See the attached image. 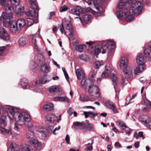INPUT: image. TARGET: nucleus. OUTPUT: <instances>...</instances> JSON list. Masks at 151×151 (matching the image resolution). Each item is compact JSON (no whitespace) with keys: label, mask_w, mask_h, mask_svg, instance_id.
Masks as SVG:
<instances>
[{"label":"nucleus","mask_w":151,"mask_h":151,"mask_svg":"<svg viewBox=\"0 0 151 151\" xmlns=\"http://www.w3.org/2000/svg\"><path fill=\"white\" fill-rule=\"evenodd\" d=\"M6 109L8 117L10 120L16 121L18 125H24L31 120L29 114L27 112L20 113L18 108L11 106L7 107Z\"/></svg>","instance_id":"obj_1"},{"label":"nucleus","mask_w":151,"mask_h":151,"mask_svg":"<svg viewBox=\"0 0 151 151\" xmlns=\"http://www.w3.org/2000/svg\"><path fill=\"white\" fill-rule=\"evenodd\" d=\"M1 4L5 9V12H2L0 17L1 20H3L4 25L8 26L9 22L12 19V14L14 12V9L9 5L11 3L10 0H0Z\"/></svg>","instance_id":"obj_2"},{"label":"nucleus","mask_w":151,"mask_h":151,"mask_svg":"<svg viewBox=\"0 0 151 151\" xmlns=\"http://www.w3.org/2000/svg\"><path fill=\"white\" fill-rule=\"evenodd\" d=\"M127 59L125 57L122 58L120 62V67L123 72L121 76V83L122 85L127 84V79L129 78L131 76V70L127 66Z\"/></svg>","instance_id":"obj_3"},{"label":"nucleus","mask_w":151,"mask_h":151,"mask_svg":"<svg viewBox=\"0 0 151 151\" xmlns=\"http://www.w3.org/2000/svg\"><path fill=\"white\" fill-rule=\"evenodd\" d=\"M110 72L113 84L114 86V88L115 89L116 86L117 82V77L115 71L114 70L111 69L110 64L108 63H107L105 65V70L102 74V77L104 78L108 77L109 76V73Z\"/></svg>","instance_id":"obj_4"},{"label":"nucleus","mask_w":151,"mask_h":151,"mask_svg":"<svg viewBox=\"0 0 151 151\" xmlns=\"http://www.w3.org/2000/svg\"><path fill=\"white\" fill-rule=\"evenodd\" d=\"M58 28H60V30L62 34L64 33L65 35H66L67 32H69L68 38L70 42L74 40L75 37L73 35V28L69 22H67L66 23V26H65V29L66 31V32L64 31V27L62 23L61 25L59 26Z\"/></svg>","instance_id":"obj_5"},{"label":"nucleus","mask_w":151,"mask_h":151,"mask_svg":"<svg viewBox=\"0 0 151 151\" xmlns=\"http://www.w3.org/2000/svg\"><path fill=\"white\" fill-rule=\"evenodd\" d=\"M131 13L129 9H124L123 10L118 11L116 14L117 18L120 20L125 19L127 21L131 22L134 19L133 16L130 14Z\"/></svg>","instance_id":"obj_6"},{"label":"nucleus","mask_w":151,"mask_h":151,"mask_svg":"<svg viewBox=\"0 0 151 151\" xmlns=\"http://www.w3.org/2000/svg\"><path fill=\"white\" fill-rule=\"evenodd\" d=\"M36 0H30L32 7L29 8V12H25V14L27 16L35 18L38 17V14L37 11L39 10L38 5L36 2Z\"/></svg>","instance_id":"obj_7"},{"label":"nucleus","mask_w":151,"mask_h":151,"mask_svg":"<svg viewBox=\"0 0 151 151\" xmlns=\"http://www.w3.org/2000/svg\"><path fill=\"white\" fill-rule=\"evenodd\" d=\"M142 7L141 3L138 1L133 3L131 5L129 11L132 14H138L142 11Z\"/></svg>","instance_id":"obj_8"},{"label":"nucleus","mask_w":151,"mask_h":151,"mask_svg":"<svg viewBox=\"0 0 151 151\" xmlns=\"http://www.w3.org/2000/svg\"><path fill=\"white\" fill-rule=\"evenodd\" d=\"M95 81H92L91 82V85L89 87L88 92L90 94L93 93L92 96L97 98L99 96V93L98 87L95 85Z\"/></svg>","instance_id":"obj_9"},{"label":"nucleus","mask_w":151,"mask_h":151,"mask_svg":"<svg viewBox=\"0 0 151 151\" xmlns=\"http://www.w3.org/2000/svg\"><path fill=\"white\" fill-rule=\"evenodd\" d=\"M35 129L36 131L40 132L42 137H46L47 134V131L49 133L52 132L53 127L52 126H50L47 130L41 126H39L36 127Z\"/></svg>","instance_id":"obj_10"},{"label":"nucleus","mask_w":151,"mask_h":151,"mask_svg":"<svg viewBox=\"0 0 151 151\" xmlns=\"http://www.w3.org/2000/svg\"><path fill=\"white\" fill-rule=\"evenodd\" d=\"M85 11V9L81 8L80 6H77L75 9H71V12L72 14L79 17H76L75 19L78 18L81 22H82V19L80 17V16L81 14L84 13Z\"/></svg>","instance_id":"obj_11"},{"label":"nucleus","mask_w":151,"mask_h":151,"mask_svg":"<svg viewBox=\"0 0 151 151\" xmlns=\"http://www.w3.org/2000/svg\"><path fill=\"white\" fill-rule=\"evenodd\" d=\"M0 40L8 42L9 38L7 32L2 27H0Z\"/></svg>","instance_id":"obj_12"},{"label":"nucleus","mask_w":151,"mask_h":151,"mask_svg":"<svg viewBox=\"0 0 151 151\" xmlns=\"http://www.w3.org/2000/svg\"><path fill=\"white\" fill-rule=\"evenodd\" d=\"M141 122L148 128H151V119L146 116L141 117L140 119Z\"/></svg>","instance_id":"obj_13"},{"label":"nucleus","mask_w":151,"mask_h":151,"mask_svg":"<svg viewBox=\"0 0 151 151\" xmlns=\"http://www.w3.org/2000/svg\"><path fill=\"white\" fill-rule=\"evenodd\" d=\"M40 38V36L39 34H36L33 35L32 40V42L34 45L35 49L39 52H40L41 50L37 45V43L38 42V40Z\"/></svg>","instance_id":"obj_14"},{"label":"nucleus","mask_w":151,"mask_h":151,"mask_svg":"<svg viewBox=\"0 0 151 151\" xmlns=\"http://www.w3.org/2000/svg\"><path fill=\"white\" fill-rule=\"evenodd\" d=\"M61 115L59 116V119L56 116L52 114H48L46 116V118L47 121L50 122H58L61 120Z\"/></svg>","instance_id":"obj_15"},{"label":"nucleus","mask_w":151,"mask_h":151,"mask_svg":"<svg viewBox=\"0 0 151 151\" xmlns=\"http://www.w3.org/2000/svg\"><path fill=\"white\" fill-rule=\"evenodd\" d=\"M13 17H12V19L10 22L8 26H6L4 25V23L3 20H1L3 22L4 25L6 27H8L9 26L10 27V31L13 33H15L17 31L18 28L15 22H12Z\"/></svg>","instance_id":"obj_16"},{"label":"nucleus","mask_w":151,"mask_h":151,"mask_svg":"<svg viewBox=\"0 0 151 151\" xmlns=\"http://www.w3.org/2000/svg\"><path fill=\"white\" fill-rule=\"evenodd\" d=\"M12 7L14 8V11L15 10L16 14L18 15H20L24 11V7L19 3L18 5H12Z\"/></svg>","instance_id":"obj_17"},{"label":"nucleus","mask_w":151,"mask_h":151,"mask_svg":"<svg viewBox=\"0 0 151 151\" xmlns=\"http://www.w3.org/2000/svg\"><path fill=\"white\" fill-rule=\"evenodd\" d=\"M28 139L30 143L35 148H38L41 146L40 142L37 139L31 137H29Z\"/></svg>","instance_id":"obj_18"},{"label":"nucleus","mask_w":151,"mask_h":151,"mask_svg":"<svg viewBox=\"0 0 151 151\" xmlns=\"http://www.w3.org/2000/svg\"><path fill=\"white\" fill-rule=\"evenodd\" d=\"M36 63L39 65H41L45 63L44 57L42 54L39 53L35 56Z\"/></svg>","instance_id":"obj_19"},{"label":"nucleus","mask_w":151,"mask_h":151,"mask_svg":"<svg viewBox=\"0 0 151 151\" xmlns=\"http://www.w3.org/2000/svg\"><path fill=\"white\" fill-rule=\"evenodd\" d=\"M136 0H121L118 3V8L120 9L119 10H123L124 9H122L124 7V5L127 3H131L134 1H136Z\"/></svg>","instance_id":"obj_20"},{"label":"nucleus","mask_w":151,"mask_h":151,"mask_svg":"<svg viewBox=\"0 0 151 151\" xmlns=\"http://www.w3.org/2000/svg\"><path fill=\"white\" fill-rule=\"evenodd\" d=\"M116 125L120 129L122 130H126L128 127L126 126V124L123 122L118 120L116 122Z\"/></svg>","instance_id":"obj_21"},{"label":"nucleus","mask_w":151,"mask_h":151,"mask_svg":"<svg viewBox=\"0 0 151 151\" xmlns=\"http://www.w3.org/2000/svg\"><path fill=\"white\" fill-rule=\"evenodd\" d=\"M93 2L94 5L95 6L96 10L99 13H101L103 11L102 8L100 6L99 4V0H92Z\"/></svg>","instance_id":"obj_22"},{"label":"nucleus","mask_w":151,"mask_h":151,"mask_svg":"<svg viewBox=\"0 0 151 151\" xmlns=\"http://www.w3.org/2000/svg\"><path fill=\"white\" fill-rule=\"evenodd\" d=\"M73 125L75 129H81L84 128L85 123L83 122H76L73 123Z\"/></svg>","instance_id":"obj_23"},{"label":"nucleus","mask_w":151,"mask_h":151,"mask_svg":"<svg viewBox=\"0 0 151 151\" xmlns=\"http://www.w3.org/2000/svg\"><path fill=\"white\" fill-rule=\"evenodd\" d=\"M7 151H19V149L15 142H11Z\"/></svg>","instance_id":"obj_24"},{"label":"nucleus","mask_w":151,"mask_h":151,"mask_svg":"<svg viewBox=\"0 0 151 151\" xmlns=\"http://www.w3.org/2000/svg\"><path fill=\"white\" fill-rule=\"evenodd\" d=\"M50 80L49 76L44 75L41 77L40 79V82L41 84H45L49 82Z\"/></svg>","instance_id":"obj_25"},{"label":"nucleus","mask_w":151,"mask_h":151,"mask_svg":"<svg viewBox=\"0 0 151 151\" xmlns=\"http://www.w3.org/2000/svg\"><path fill=\"white\" fill-rule=\"evenodd\" d=\"M136 62L138 65H143L144 58L142 54H139L137 56Z\"/></svg>","instance_id":"obj_26"},{"label":"nucleus","mask_w":151,"mask_h":151,"mask_svg":"<svg viewBox=\"0 0 151 151\" xmlns=\"http://www.w3.org/2000/svg\"><path fill=\"white\" fill-rule=\"evenodd\" d=\"M41 70L42 72L47 73L50 71L49 66L46 63H45L41 65Z\"/></svg>","instance_id":"obj_27"},{"label":"nucleus","mask_w":151,"mask_h":151,"mask_svg":"<svg viewBox=\"0 0 151 151\" xmlns=\"http://www.w3.org/2000/svg\"><path fill=\"white\" fill-rule=\"evenodd\" d=\"M20 85L24 89H27L29 87L28 81L27 79L24 78L20 81Z\"/></svg>","instance_id":"obj_28"},{"label":"nucleus","mask_w":151,"mask_h":151,"mask_svg":"<svg viewBox=\"0 0 151 151\" xmlns=\"http://www.w3.org/2000/svg\"><path fill=\"white\" fill-rule=\"evenodd\" d=\"M76 73L78 79L79 80H81L82 78H85L84 74L79 69L76 70Z\"/></svg>","instance_id":"obj_29"},{"label":"nucleus","mask_w":151,"mask_h":151,"mask_svg":"<svg viewBox=\"0 0 151 151\" xmlns=\"http://www.w3.org/2000/svg\"><path fill=\"white\" fill-rule=\"evenodd\" d=\"M16 23L17 26H19V27L20 29L25 26L26 22L24 19H19L17 22H16Z\"/></svg>","instance_id":"obj_30"},{"label":"nucleus","mask_w":151,"mask_h":151,"mask_svg":"<svg viewBox=\"0 0 151 151\" xmlns=\"http://www.w3.org/2000/svg\"><path fill=\"white\" fill-rule=\"evenodd\" d=\"M138 65V67L136 68L134 70V73L136 75L138 73L143 72L144 70L143 65Z\"/></svg>","instance_id":"obj_31"},{"label":"nucleus","mask_w":151,"mask_h":151,"mask_svg":"<svg viewBox=\"0 0 151 151\" xmlns=\"http://www.w3.org/2000/svg\"><path fill=\"white\" fill-rule=\"evenodd\" d=\"M86 49V46L85 44H81L77 45L76 47V51L82 52Z\"/></svg>","instance_id":"obj_32"},{"label":"nucleus","mask_w":151,"mask_h":151,"mask_svg":"<svg viewBox=\"0 0 151 151\" xmlns=\"http://www.w3.org/2000/svg\"><path fill=\"white\" fill-rule=\"evenodd\" d=\"M18 43L20 45L22 46H24L27 43L26 39L24 37L20 38L18 41Z\"/></svg>","instance_id":"obj_33"},{"label":"nucleus","mask_w":151,"mask_h":151,"mask_svg":"<svg viewBox=\"0 0 151 151\" xmlns=\"http://www.w3.org/2000/svg\"><path fill=\"white\" fill-rule=\"evenodd\" d=\"M59 87L58 86H54L50 87L49 91L50 93L57 92L59 91Z\"/></svg>","instance_id":"obj_34"},{"label":"nucleus","mask_w":151,"mask_h":151,"mask_svg":"<svg viewBox=\"0 0 151 151\" xmlns=\"http://www.w3.org/2000/svg\"><path fill=\"white\" fill-rule=\"evenodd\" d=\"M144 54L146 58H150L151 56V47L146 48L145 50Z\"/></svg>","instance_id":"obj_35"},{"label":"nucleus","mask_w":151,"mask_h":151,"mask_svg":"<svg viewBox=\"0 0 151 151\" xmlns=\"http://www.w3.org/2000/svg\"><path fill=\"white\" fill-rule=\"evenodd\" d=\"M53 107V105L51 103H48L45 105L43 109L46 111L50 110Z\"/></svg>","instance_id":"obj_36"},{"label":"nucleus","mask_w":151,"mask_h":151,"mask_svg":"<svg viewBox=\"0 0 151 151\" xmlns=\"http://www.w3.org/2000/svg\"><path fill=\"white\" fill-rule=\"evenodd\" d=\"M26 21V25L28 27L32 25L34 23H37V22H35L32 19L30 18H27Z\"/></svg>","instance_id":"obj_37"},{"label":"nucleus","mask_w":151,"mask_h":151,"mask_svg":"<svg viewBox=\"0 0 151 151\" xmlns=\"http://www.w3.org/2000/svg\"><path fill=\"white\" fill-rule=\"evenodd\" d=\"M6 116H5L3 115L1 116L0 119V123L5 126H6L7 125V122L6 120Z\"/></svg>","instance_id":"obj_38"},{"label":"nucleus","mask_w":151,"mask_h":151,"mask_svg":"<svg viewBox=\"0 0 151 151\" xmlns=\"http://www.w3.org/2000/svg\"><path fill=\"white\" fill-rule=\"evenodd\" d=\"M31 147L28 145L24 144L22 146V151H31Z\"/></svg>","instance_id":"obj_39"},{"label":"nucleus","mask_w":151,"mask_h":151,"mask_svg":"<svg viewBox=\"0 0 151 151\" xmlns=\"http://www.w3.org/2000/svg\"><path fill=\"white\" fill-rule=\"evenodd\" d=\"M101 48L99 45H97L95 47L94 50V55L96 56V58L97 57V56L101 51Z\"/></svg>","instance_id":"obj_40"},{"label":"nucleus","mask_w":151,"mask_h":151,"mask_svg":"<svg viewBox=\"0 0 151 151\" xmlns=\"http://www.w3.org/2000/svg\"><path fill=\"white\" fill-rule=\"evenodd\" d=\"M103 62L102 61L96 60L94 64V67L96 69H98L99 67L103 65Z\"/></svg>","instance_id":"obj_41"},{"label":"nucleus","mask_w":151,"mask_h":151,"mask_svg":"<svg viewBox=\"0 0 151 151\" xmlns=\"http://www.w3.org/2000/svg\"><path fill=\"white\" fill-rule=\"evenodd\" d=\"M115 43L114 41L110 40L107 43V45L108 46V48H109V49H111L113 48L114 47Z\"/></svg>","instance_id":"obj_42"},{"label":"nucleus","mask_w":151,"mask_h":151,"mask_svg":"<svg viewBox=\"0 0 151 151\" xmlns=\"http://www.w3.org/2000/svg\"><path fill=\"white\" fill-rule=\"evenodd\" d=\"M80 58L85 61H87L89 60V58L86 55L82 54L79 56Z\"/></svg>","instance_id":"obj_43"},{"label":"nucleus","mask_w":151,"mask_h":151,"mask_svg":"<svg viewBox=\"0 0 151 151\" xmlns=\"http://www.w3.org/2000/svg\"><path fill=\"white\" fill-rule=\"evenodd\" d=\"M80 97L81 100L82 102H85L89 101V97L87 96L83 95H81Z\"/></svg>","instance_id":"obj_44"},{"label":"nucleus","mask_w":151,"mask_h":151,"mask_svg":"<svg viewBox=\"0 0 151 151\" xmlns=\"http://www.w3.org/2000/svg\"><path fill=\"white\" fill-rule=\"evenodd\" d=\"M61 102H65L66 103H69L70 102V99L66 96H60Z\"/></svg>","instance_id":"obj_45"},{"label":"nucleus","mask_w":151,"mask_h":151,"mask_svg":"<svg viewBox=\"0 0 151 151\" xmlns=\"http://www.w3.org/2000/svg\"><path fill=\"white\" fill-rule=\"evenodd\" d=\"M81 80V83L82 87L83 88H87L88 86V85L86 81L85 78H82Z\"/></svg>","instance_id":"obj_46"},{"label":"nucleus","mask_w":151,"mask_h":151,"mask_svg":"<svg viewBox=\"0 0 151 151\" xmlns=\"http://www.w3.org/2000/svg\"><path fill=\"white\" fill-rule=\"evenodd\" d=\"M91 16L90 15L86 14L83 16V19L85 23H87L88 21L91 18Z\"/></svg>","instance_id":"obj_47"},{"label":"nucleus","mask_w":151,"mask_h":151,"mask_svg":"<svg viewBox=\"0 0 151 151\" xmlns=\"http://www.w3.org/2000/svg\"><path fill=\"white\" fill-rule=\"evenodd\" d=\"M105 104L107 107L109 109L114 106L113 103L109 101H106L105 103Z\"/></svg>","instance_id":"obj_48"},{"label":"nucleus","mask_w":151,"mask_h":151,"mask_svg":"<svg viewBox=\"0 0 151 151\" xmlns=\"http://www.w3.org/2000/svg\"><path fill=\"white\" fill-rule=\"evenodd\" d=\"M103 50L102 51V53L104 54L105 53L107 52L108 54L109 53L111 52V50L109 49V48H108V47H107L106 46H104L103 48Z\"/></svg>","instance_id":"obj_49"},{"label":"nucleus","mask_w":151,"mask_h":151,"mask_svg":"<svg viewBox=\"0 0 151 151\" xmlns=\"http://www.w3.org/2000/svg\"><path fill=\"white\" fill-rule=\"evenodd\" d=\"M37 66V63H35L34 61H32L30 63L29 68L31 70H32L35 68Z\"/></svg>","instance_id":"obj_50"},{"label":"nucleus","mask_w":151,"mask_h":151,"mask_svg":"<svg viewBox=\"0 0 151 151\" xmlns=\"http://www.w3.org/2000/svg\"><path fill=\"white\" fill-rule=\"evenodd\" d=\"M86 129L87 130L91 131L93 129V125L90 123H88L85 126Z\"/></svg>","instance_id":"obj_51"},{"label":"nucleus","mask_w":151,"mask_h":151,"mask_svg":"<svg viewBox=\"0 0 151 151\" xmlns=\"http://www.w3.org/2000/svg\"><path fill=\"white\" fill-rule=\"evenodd\" d=\"M144 104L145 105L149 107L151 109V102L149 101L147 99H145L144 100Z\"/></svg>","instance_id":"obj_52"},{"label":"nucleus","mask_w":151,"mask_h":151,"mask_svg":"<svg viewBox=\"0 0 151 151\" xmlns=\"http://www.w3.org/2000/svg\"><path fill=\"white\" fill-rule=\"evenodd\" d=\"M6 133L9 135H11L12 134V130L10 129H6L4 128V134Z\"/></svg>","instance_id":"obj_53"},{"label":"nucleus","mask_w":151,"mask_h":151,"mask_svg":"<svg viewBox=\"0 0 151 151\" xmlns=\"http://www.w3.org/2000/svg\"><path fill=\"white\" fill-rule=\"evenodd\" d=\"M6 47L3 46L0 47V55H1L6 50Z\"/></svg>","instance_id":"obj_54"},{"label":"nucleus","mask_w":151,"mask_h":151,"mask_svg":"<svg viewBox=\"0 0 151 151\" xmlns=\"http://www.w3.org/2000/svg\"><path fill=\"white\" fill-rule=\"evenodd\" d=\"M10 1L12 5H18L20 0H11Z\"/></svg>","instance_id":"obj_55"},{"label":"nucleus","mask_w":151,"mask_h":151,"mask_svg":"<svg viewBox=\"0 0 151 151\" xmlns=\"http://www.w3.org/2000/svg\"><path fill=\"white\" fill-rule=\"evenodd\" d=\"M68 9V8L65 5H64L60 7V12H65Z\"/></svg>","instance_id":"obj_56"},{"label":"nucleus","mask_w":151,"mask_h":151,"mask_svg":"<svg viewBox=\"0 0 151 151\" xmlns=\"http://www.w3.org/2000/svg\"><path fill=\"white\" fill-rule=\"evenodd\" d=\"M110 109L111 110L112 112L114 114H116L118 112V111L114 105Z\"/></svg>","instance_id":"obj_57"},{"label":"nucleus","mask_w":151,"mask_h":151,"mask_svg":"<svg viewBox=\"0 0 151 151\" xmlns=\"http://www.w3.org/2000/svg\"><path fill=\"white\" fill-rule=\"evenodd\" d=\"M27 127L29 130L30 132H31L32 131V132H33V131H31V129H33V125L32 123H29L27 126Z\"/></svg>","instance_id":"obj_58"},{"label":"nucleus","mask_w":151,"mask_h":151,"mask_svg":"<svg viewBox=\"0 0 151 151\" xmlns=\"http://www.w3.org/2000/svg\"><path fill=\"white\" fill-rule=\"evenodd\" d=\"M36 93H39L42 92L43 89L41 88H38L33 90Z\"/></svg>","instance_id":"obj_59"},{"label":"nucleus","mask_w":151,"mask_h":151,"mask_svg":"<svg viewBox=\"0 0 151 151\" xmlns=\"http://www.w3.org/2000/svg\"><path fill=\"white\" fill-rule=\"evenodd\" d=\"M73 111L74 110L73 109L71 108H70L68 110V112L69 115H71L73 114Z\"/></svg>","instance_id":"obj_60"},{"label":"nucleus","mask_w":151,"mask_h":151,"mask_svg":"<svg viewBox=\"0 0 151 151\" xmlns=\"http://www.w3.org/2000/svg\"><path fill=\"white\" fill-rule=\"evenodd\" d=\"M91 13H92L93 14L95 15V16H96L98 13L100 14L101 15H102L103 14V11L102 12H101V13H99L98 12H95L93 10H91Z\"/></svg>","instance_id":"obj_61"},{"label":"nucleus","mask_w":151,"mask_h":151,"mask_svg":"<svg viewBox=\"0 0 151 151\" xmlns=\"http://www.w3.org/2000/svg\"><path fill=\"white\" fill-rule=\"evenodd\" d=\"M53 101H55L61 102L60 96H57L53 98Z\"/></svg>","instance_id":"obj_62"},{"label":"nucleus","mask_w":151,"mask_h":151,"mask_svg":"<svg viewBox=\"0 0 151 151\" xmlns=\"http://www.w3.org/2000/svg\"><path fill=\"white\" fill-rule=\"evenodd\" d=\"M111 127L112 128V129L115 132H116L117 131V130L114 124L113 123H111Z\"/></svg>","instance_id":"obj_63"},{"label":"nucleus","mask_w":151,"mask_h":151,"mask_svg":"<svg viewBox=\"0 0 151 151\" xmlns=\"http://www.w3.org/2000/svg\"><path fill=\"white\" fill-rule=\"evenodd\" d=\"M127 129V131H126V134L129 136L131 133V129L128 127V128H127L126 129Z\"/></svg>","instance_id":"obj_64"}]
</instances>
